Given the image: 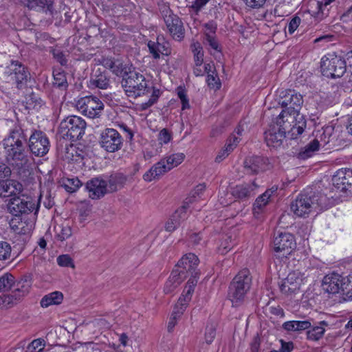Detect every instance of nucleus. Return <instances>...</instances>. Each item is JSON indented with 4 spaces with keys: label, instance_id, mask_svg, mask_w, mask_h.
Here are the masks:
<instances>
[{
    "label": "nucleus",
    "instance_id": "31",
    "mask_svg": "<svg viewBox=\"0 0 352 352\" xmlns=\"http://www.w3.org/2000/svg\"><path fill=\"white\" fill-rule=\"evenodd\" d=\"M320 143L317 139H314L302 148L298 153V158L306 160L311 157L319 150Z\"/></svg>",
    "mask_w": 352,
    "mask_h": 352
},
{
    "label": "nucleus",
    "instance_id": "44",
    "mask_svg": "<svg viewBox=\"0 0 352 352\" xmlns=\"http://www.w3.org/2000/svg\"><path fill=\"white\" fill-rule=\"evenodd\" d=\"M217 323L209 322L206 328L205 340L207 344H211L216 336Z\"/></svg>",
    "mask_w": 352,
    "mask_h": 352
},
{
    "label": "nucleus",
    "instance_id": "39",
    "mask_svg": "<svg viewBox=\"0 0 352 352\" xmlns=\"http://www.w3.org/2000/svg\"><path fill=\"white\" fill-rule=\"evenodd\" d=\"M26 108L28 109H40L43 104V101L34 94H31L25 98Z\"/></svg>",
    "mask_w": 352,
    "mask_h": 352
},
{
    "label": "nucleus",
    "instance_id": "51",
    "mask_svg": "<svg viewBox=\"0 0 352 352\" xmlns=\"http://www.w3.org/2000/svg\"><path fill=\"white\" fill-rule=\"evenodd\" d=\"M172 140V133L167 129H162L158 135L157 140L160 144H168Z\"/></svg>",
    "mask_w": 352,
    "mask_h": 352
},
{
    "label": "nucleus",
    "instance_id": "53",
    "mask_svg": "<svg viewBox=\"0 0 352 352\" xmlns=\"http://www.w3.org/2000/svg\"><path fill=\"white\" fill-rule=\"evenodd\" d=\"M268 192H263L261 195H260L255 201L254 204V210H256V209L261 210L264 206H265L268 201L270 199V197H268Z\"/></svg>",
    "mask_w": 352,
    "mask_h": 352
},
{
    "label": "nucleus",
    "instance_id": "59",
    "mask_svg": "<svg viewBox=\"0 0 352 352\" xmlns=\"http://www.w3.org/2000/svg\"><path fill=\"white\" fill-rule=\"evenodd\" d=\"M298 272H293L288 274L285 280H288L289 283L292 285H296V291L299 290L302 279L298 277Z\"/></svg>",
    "mask_w": 352,
    "mask_h": 352
},
{
    "label": "nucleus",
    "instance_id": "8",
    "mask_svg": "<svg viewBox=\"0 0 352 352\" xmlns=\"http://www.w3.org/2000/svg\"><path fill=\"white\" fill-rule=\"evenodd\" d=\"M322 74L329 78H341L346 71V58L335 53L324 56L320 62Z\"/></svg>",
    "mask_w": 352,
    "mask_h": 352
},
{
    "label": "nucleus",
    "instance_id": "25",
    "mask_svg": "<svg viewBox=\"0 0 352 352\" xmlns=\"http://www.w3.org/2000/svg\"><path fill=\"white\" fill-rule=\"evenodd\" d=\"M32 283L28 276H23L14 283L15 288L12 291L15 300H19L21 297L29 293Z\"/></svg>",
    "mask_w": 352,
    "mask_h": 352
},
{
    "label": "nucleus",
    "instance_id": "30",
    "mask_svg": "<svg viewBox=\"0 0 352 352\" xmlns=\"http://www.w3.org/2000/svg\"><path fill=\"white\" fill-rule=\"evenodd\" d=\"M63 300V295L60 292H54L43 296L40 302L42 307H48L53 305H59Z\"/></svg>",
    "mask_w": 352,
    "mask_h": 352
},
{
    "label": "nucleus",
    "instance_id": "10",
    "mask_svg": "<svg viewBox=\"0 0 352 352\" xmlns=\"http://www.w3.org/2000/svg\"><path fill=\"white\" fill-rule=\"evenodd\" d=\"M76 105L79 111L89 118L99 117L104 109L102 102L94 96L80 98Z\"/></svg>",
    "mask_w": 352,
    "mask_h": 352
},
{
    "label": "nucleus",
    "instance_id": "34",
    "mask_svg": "<svg viewBox=\"0 0 352 352\" xmlns=\"http://www.w3.org/2000/svg\"><path fill=\"white\" fill-rule=\"evenodd\" d=\"M29 75L30 74L26 67L22 64L18 67V72L15 76H12V78L10 80L14 81L16 87L20 89L27 82Z\"/></svg>",
    "mask_w": 352,
    "mask_h": 352
},
{
    "label": "nucleus",
    "instance_id": "40",
    "mask_svg": "<svg viewBox=\"0 0 352 352\" xmlns=\"http://www.w3.org/2000/svg\"><path fill=\"white\" fill-rule=\"evenodd\" d=\"M131 67L126 64H124L123 62L119 59H116L112 72L118 76H126L129 72L131 70Z\"/></svg>",
    "mask_w": 352,
    "mask_h": 352
},
{
    "label": "nucleus",
    "instance_id": "15",
    "mask_svg": "<svg viewBox=\"0 0 352 352\" xmlns=\"http://www.w3.org/2000/svg\"><path fill=\"white\" fill-rule=\"evenodd\" d=\"M274 250L282 253L283 256L289 254L296 248L294 236L289 232H280L273 241Z\"/></svg>",
    "mask_w": 352,
    "mask_h": 352
},
{
    "label": "nucleus",
    "instance_id": "35",
    "mask_svg": "<svg viewBox=\"0 0 352 352\" xmlns=\"http://www.w3.org/2000/svg\"><path fill=\"white\" fill-rule=\"evenodd\" d=\"M14 276L10 273H5L0 276V292H8L14 285Z\"/></svg>",
    "mask_w": 352,
    "mask_h": 352
},
{
    "label": "nucleus",
    "instance_id": "21",
    "mask_svg": "<svg viewBox=\"0 0 352 352\" xmlns=\"http://www.w3.org/2000/svg\"><path fill=\"white\" fill-rule=\"evenodd\" d=\"M188 203H185L180 208L177 209L166 221L165 230L167 232H172L181 226L188 217L187 208Z\"/></svg>",
    "mask_w": 352,
    "mask_h": 352
},
{
    "label": "nucleus",
    "instance_id": "56",
    "mask_svg": "<svg viewBox=\"0 0 352 352\" xmlns=\"http://www.w3.org/2000/svg\"><path fill=\"white\" fill-rule=\"evenodd\" d=\"M288 281L284 279L280 285V289L283 294H289L296 292V285H292Z\"/></svg>",
    "mask_w": 352,
    "mask_h": 352
},
{
    "label": "nucleus",
    "instance_id": "7",
    "mask_svg": "<svg viewBox=\"0 0 352 352\" xmlns=\"http://www.w3.org/2000/svg\"><path fill=\"white\" fill-rule=\"evenodd\" d=\"M86 126L87 124L82 118L70 116L60 122L58 131L64 138L74 142L81 139Z\"/></svg>",
    "mask_w": 352,
    "mask_h": 352
},
{
    "label": "nucleus",
    "instance_id": "52",
    "mask_svg": "<svg viewBox=\"0 0 352 352\" xmlns=\"http://www.w3.org/2000/svg\"><path fill=\"white\" fill-rule=\"evenodd\" d=\"M57 263L61 267H74L73 260L68 254H62L58 256Z\"/></svg>",
    "mask_w": 352,
    "mask_h": 352
},
{
    "label": "nucleus",
    "instance_id": "28",
    "mask_svg": "<svg viewBox=\"0 0 352 352\" xmlns=\"http://www.w3.org/2000/svg\"><path fill=\"white\" fill-rule=\"evenodd\" d=\"M90 85L99 89H107L109 85V79L106 74L101 72L99 69L96 71L95 74L90 79Z\"/></svg>",
    "mask_w": 352,
    "mask_h": 352
},
{
    "label": "nucleus",
    "instance_id": "14",
    "mask_svg": "<svg viewBox=\"0 0 352 352\" xmlns=\"http://www.w3.org/2000/svg\"><path fill=\"white\" fill-rule=\"evenodd\" d=\"M34 204L23 195H14L9 200L8 210L13 216L20 217L23 214H28L34 209Z\"/></svg>",
    "mask_w": 352,
    "mask_h": 352
},
{
    "label": "nucleus",
    "instance_id": "60",
    "mask_svg": "<svg viewBox=\"0 0 352 352\" xmlns=\"http://www.w3.org/2000/svg\"><path fill=\"white\" fill-rule=\"evenodd\" d=\"M241 140V138L240 137H236L235 134H232L228 139L227 140L226 146L230 148L231 152L233 151V150L236 147L238 144Z\"/></svg>",
    "mask_w": 352,
    "mask_h": 352
},
{
    "label": "nucleus",
    "instance_id": "48",
    "mask_svg": "<svg viewBox=\"0 0 352 352\" xmlns=\"http://www.w3.org/2000/svg\"><path fill=\"white\" fill-rule=\"evenodd\" d=\"M12 248L9 243L0 241V261H6L10 258Z\"/></svg>",
    "mask_w": 352,
    "mask_h": 352
},
{
    "label": "nucleus",
    "instance_id": "46",
    "mask_svg": "<svg viewBox=\"0 0 352 352\" xmlns=\"http://www.w3.org/2000/svg\"><path fill=\"white\" fill-rule=\"evenodd\" d=\"M151 90L152 94L151 96V98L148 99V101L142 104V109H146L151 107L152 105H153L157 101L161 94V91L158 89H155V87H150V92L151 91Z\"/></svg>",
    "mask_w": 352,
    "mask_h": 352
},
{
    "label": "nucleus",
    "instance_id": "36",
    "mask_svg": "<svg viewBox=\"0 0 352 352\" xmlns=\"http://www.w3.org/2000/svg\"><path fill=\"white\" fill-rule=\"evenodd\" d=\"M190 48L193 54L195 65L201 66L204 63V50L201 44L199 42L193 43Z\"/></svg>",
    "mask_w": 352,
    "mask_h": 352
},
{
    "label": "nucleus",
    "instance_id": "17",
    "mask_svg": "<svg viewBox=\"0 0 352 352\" xmlns=\"http://www.w3.org/2000/svg\"><path fill=\"white\" fill-rule=\"evenodd\" d=\"M86 189L90 198L98 199L108 192L107 182L100 177H94L87 182Z\"/></svg>",
    "mask_w": 352,
    "mask_h": 352
},
{
    "label": "nucleus",
    "instance_id": "57",
    "mask_svg": "<svg viewBox=\"0 0 352 352\" xmlns=\"http://www.w3.org/2000/svg\"><path fill=\"white\" fill-rule=\"evenodd\" d=\"M82 185L81 182L78 178L69 179L67 184H65L66 190L69 192H75Z\"/></svg>",
    "mask_w": 352,
    "mask_h": 352
},
{
    "label": "nucleus",
    "instance_id": "27",
    "mask_svg": "<svg viewBox=\"0 0 352 352\" xmlns=\"http://www.w3.org/2000/svg\"><path fill=\"white\" fill-rule=\"evenodd\" d=\"M185 279L179 275V272L173 270L170 276L165 283L164 291L166 294H171Z\"/></svg>",
    "mask_w": 352,
    "mask_h": 352
},
{
    "label": "nucleus",
    "instance_id": "20",
    "mask_svg": "<svg viewBox=\"0 0 352 352\" xmlns=\"http://www.w3.org/2000/svg\"><path fill=\"white\" fill-rule=\"evenodd\" d=\"M268 166V159L261 156H252L245 159L244 168L248 174H257Z\"/></svg>",
    "mask_w": 352,
    "mask_h": 352
},
{
    "label": "nucleus",
    "instance_id": "2",
    "mask_svg": "<svg viewBox=\"0 0 352 352\" xmlns=\"http://www.w3.org/2000/svg\"><path fill=\"white\" fill-rule=\"evenodd\" d=\"M280 96L279 104L284 109L277 118H281L283 120H285L289 116L294 118V123H293L290 131L292 132V137L297 138L298 135L303 133L307 125L303 116L299 113V110L303 103L302 97L292 89L282 91Z\"/></svg>",
    "mask_w": 352,
    "mask_h": 352
},
{
    "label": "nucleus",
    "instance_id": "18",
    "mask_svg": "<svg viewBox=\"0 0 352 352\" xmlns=\"http://www.w3.org/2000/svg\"><path fill=\"white\" fill-rule=\"evenodd\" d=\"M334 1L322 0L314 1L310 4L311 9L308 10V14L314 17L316 22L320 21L329 16L331 9L330 4Z\"/></svg>",
    "mask_w": 352,
    "mask_h": 352
},
{
    "label": "nucleus",
    "instance_id": "63",
    "mask_svg": "<svg viewBox=\"0 0 352 352\" xmlns=\"http://www.w3.org/2000/svg\"><path fill=\"white\" fill-rule=\"evenodd\" d=\"M233 245L234 244L232 243L231 236H227L226 238L225 239V241L222 242L220 245V250L221 251V253H227L232 248Z\"/></svg>",
    "mask_w": 352,
    "mask_h": 352
},
{
    "label": "nucleus",
    "instance_id": "19",
    "mask_svg": "<svg viewBox=\"0 0 352 352\" xmlns=\"http://www.w3.org/2000/svg\"><path fill=\"white\" fill-rule=\"evenodd\" d=\"M342 276L337 273L326 275L322 280V289L329 294H336L341 292Z\"/></svg>",
    "mask_w": 352,
    "mask_h": 352
},
{
    "label": "nucleus",
    "instance_id": "43",
    "mask_svg": "<svg viewBox=\"0 0 352 352\" xmlns=\"http://www.w3.org/2000/svg\"><path fill=\"white\" fill-rule=\"evenodd\" d=\"M199 278H190L184 289L183 296H186V301H190L192 294L194 292L195 287L197 285Z\"/></svg>",
    "mask_w": 352,
    "mask_h": 352
},
{
    "label": "nucleus",
    "instance_id": "55",
    "mask_svg": "<svg viewBox=\"0 0 352 352\" xmlns=\"http://www.w3.org/2000/svg\"><path fill=\"white\" fill-rule=\"evenodd\" d=\"M22 64L17 60H12L11 63L6 68L5 74L11 78L18 72V67Z\"/></svg>",
    "mask_w": 352,
    "mask_h": 352
},
{
    "label": "nucleus",
    "instance_id": "24",
    "mask_svg": "<svg viewBox=\"0 0 352 352\" xmlns=\"http://www.w3.org/2000/svg\"><path fill=\"white\" fill-rule=\"evenodd\" d=\"M168 171H169V168L166 167L164 162L161 160L144 174L143 179L144 181L149 182L153 179H159Z\"/></svg>",
    "mask_w": 352,
    "mask_h": 352
},
{
    "label": "nucleus",
    "instance_id": "33",
    "mask_svg": "<svg viewBox=\"0 0 352 352\" xmlns=\"http://www.w3.org/2000/svg\"><path fill=\"white\" fill-rule=\"evenodd\" d=\"M340 294L344 300H352V276H342Z\"/></svg>",
    "mask_w": 352,
    "mask_h": 352
},
{
    "label": "nucleus",
    "instance_id": "38",
    "mask_svg": "<svg viewBox=\"0 0 352 352\" xmlns=\"http://www.w3.org/2000/svg\"><path fill=\"white\" fill-rule=\"evenodd\" d=\"M184 157L185 156L183 153H175V154L169 155L166 157H164L162 160V161L164 162L166 166V167L168 166L169 168V170H170L173 168L180 164L183 162Z\"/></svg>",
    "mask_w": 352,
    "mask_h": 352
},
{
    "label": "nucleus",
    "instance_id": "16",
    "mask_svg": "<svg viewBox=\"0 0 352 352\" xmlns=\"http://www.w3.org/2000/svg\"><path fill=\"white\" fill-rule=\"evenodd\" d=\"M332 184L340 192H352V170L342 168L336 171Z\"/></svg>",
    "mask_w": 352,
    "mask_h": 352
},
{
    "label": "nucleus",
    "instance_id": "64",
    "mask_svg": "<svg viewBox=\"0 0 352 352\" xmlns=\"http://www.w3.org/2000/svg\"><path fill=\"white\" fill-rule=\"evenodd\" d=\"M295 322L297 332H301L304 330L309 329L311 327V324L309 320H295Z\"/></svg>",
    "mask_w": 352,
    "mask_h": 352
},
{
    "label": "nucleus",
    "instance_id": "29",
    "mask_svg": "<svg viewBox=\"0 0 352 352\" xmlns=\"http://www.w3.org/2000/svg\"><path fill=\"white\" fill-rule=\"evenodd\" d=\"M328 326L329 323L325 320L319 322L318 326H315L307 331V339L313 341L319 340L325 332V327Z\"/></svg>",
    "mask_w": 352,
    "mask_h": 352
},
{
    "label": "nucleus",
    "instance_id": "49",
    "mask_svg": "<svg viewBox=\"0 0 352 352\" xmlns=\"http://www.w3.org/2000/svg\"><path fill=\"white\" fill-rule=\"evenodd\" d=\"M53 0H30L28 7L32 9L36 6L40 8H47V10L52 9Z\"/></svg>",
    "mask_w": 352,
    "mask_h": 352
},
{
    "label": "nucleus",
    "instance_id": "13",
    "mask_svg": "<svg viewBox=\"0 0 352 352\" xmlns=\"http://www.w3.org/2000/svg\"><path fill=\"white\" fill-rule=\"evenodd\" d=\"M199 263V258L195 254H186L177 262L173 270L179 272V275L185 278L188 275H190V278H199V272L197 270Z\"/></svg>",
    "mask_w": 352,
    "mask_h": 352
},
{
    "label": "nucleus",
    "instance_id": "61",
    "mask_svg": "<svg viewBox=\"0 0 352 352\" xmlns=\"http://www.w3.org/2000/svg\"><path fill=\"white\" fill-rule=\"evenodd\" d=\"M301 22L300 15L294 16L289 23L288 32L290 34H292L298 28Z\"/></svg>",
    "mask_w": 352,
    "mask_h": 352
},
{
    "label": "nucleus",
    "instance_id": "62",
    "mask_svg": "<svg viewBox=\"0 0 352 352\" xmlns=\"http://www.w3.org/2000/svg\"><path fill=\"white\" fill-rule=\"evenodd\" d=\"M54 58L61 65H65L67 63L64 54L60 50H53L52 51Z\"/></svg>",
    "mask_w": 352,
    "mask_h": 352
},
{
    "label": "nucleus",
    "instance_id": "41",
    "mask_svg": "<svg viewBox=\"0 0 352 352\" xmlns=\"http://www.w3.org/2000/svg\"><path fill=\"white\" fill-rule=\"evenodd\" d=\"M56 230V237L58 240L63 241L69 238L72 234V228L68 226H59L55 228Z\"/></svg>",
    "mask_w": 352,
    "mask_h": 352
},
{
    "label": "nucleus",
    "instance_id": "45",
    "mask_svg": "<svg viewBox=\"0 0 352 352\" xmlns=\"http://www.w3.org/2000/svg\"><path fill=\"white\" fill-rule=\"evenodd\" d=\"M176 92L182 102V109L185 110L190 109V106L186 90L184 87L179 86L177 88Z\"/></svg>",
    "mask_w": 352,
    "mask_h": 352
},
{
    "label": "nucleus",
    "instance_id": "12",
    "mask_svg": "<svg viewBox=\"0 0 352 352\" xmlns=\"http://www.w3.org/2000/svg\"><path fill=\"white\" fill-rule=\"evenodd\" d=\"M123 140V138L117 130L107 128L100 134V145L106 151L114 153L122 148Z\"/></svg>",
    "mask_w": 352,
    "mask_h": 352
},
{
    "label": "nucleus",
    "instance_id": "5",
    "mask_svg": "<svg viewBox=\"0 0 352 352\" xmlns=\"http://www.w3.org/2000/svg\"><path fill=\"white\" fill-rule=\"evenodd\" d=\"M294 123L293 117L289 116L285 120L281 118H276L275 123L272 124L270 129L265 132V140L269 147L279 148L285 138L287 132L292 137L291 127Z\"/></svg>",
    "mask_w": 352,
    "mask_h": 352
},
{
    "label": "nucleus",
    "instance_id": "47",
    "mask_svg": "<svg viewBox=\"0 0 352 352\" xmlns=\"http://www.w3.org/2000/svg\"><path fill=\"white\" fill-rule=\"evenodd\" d=\"M10 226L11 228L18 234H25V230H24L25 222L21 221L20 217L12 218L10 221Z\"/></svg>",
    "mask_w": 352,
    "mask_h": 352
},
{
    "label": "nucleus",
    "instance_id": "32",
    "mask_svg": "<svg viewBox=\"0 0 352 352\" xmlns=\"http://www.w3.org/2000/svg\"><path fill=\"white\" fill-rule=\"evenodd\" d=\"M148 47L150 53L153 55V57L157 59L160 56V54L168 56L170 54L169 50L165 47L164 45L160 43L159 42L149 41L148 43Z\"/></svg>",
    "mask_w": 352,
    "mask_h": 352
},
{
    "label": "nucleus",
    "instance_id": "54",
    "mask_svg": "<svg viewBox=\"0 0 352 352\" xmlns=\"http://www.w3.org/2000/svg\"><path fill=\"white\" fill-rule=\"evenodd\" d=\"M182 310H177L175 309H173L168 324V331L169 332L172 331L175 324H177V320L182 316Z\"/></svg>",
    "mask_w": 352,
    "mask_h": 352
},
{
    "label": "nucleus",
    "instance_id": "1",
    "mask_svg": "<svg viewBox=\"0 0 352 352\" xmlns=\"http://www.w3.org/2000/svg\"><path fill=\"white\" fill-rule=\"evenodd\" d=\"M6 162L19 172L31 164L32 157L28 145L27 130L14 126L3 140Z\"/></svg>",
    "mask_w": 352,
    "mask_h": 352
},
{
    "label": "nucleus",
    "instance_id": "4",
    "mask_svg": "<svg viewBox=\"0 0 352 352\" xmlns=\"http://www.w3.org/2000/svg\"><path fill=\"white\" fill-rule=\"evenodd\" d=\"M252 285V276L249 270L245 268L238 272L230 284L228 298L234 306L244 300Z\"/></svg>",
    "mask_w": 352,
    "mask_h": 352
},
{
    "label": "nucleus",
    "instance_id": "23",
    "mask_svg": "<svg viewBox=\"0 0 352 352\" xmlns=\"http://www.w3.org/2000/svg\"><path fill=\"white\" fill-rule=\"evenodd\" d=\"M257 188V185L253 182L250 184H243L236 185L232 188V195L238 199L245 200L254 195V190Z\"/></svg>",
    "mask_w": 352,
    "mask_h": 352
},
{
    "label": "nucleus",
    "instance_id": "58",
    "mask_svg": "<svg viewBox=\"0 0 352 352\" xmlns=\"http://www.w3.org/2000/svg\"><path fill=\"white\" fill-rule=\"evenodd\" d=\"M212 74H208L207 76V83L208 85L212 89H218L221 87V83L219 77L217 75H214V72H212Z\"/></svg>",
    "mask_w": 352,
    "mask_h": 352
},
{
    "label": "nucleus",
    "instance_id": "42",
    "mask_svg": "<svg viewBox=\"0 0 352 352\" xmlns=\"http://www.w3.org/2000/svg\"><path fill=\"white\" fill-rule=\"evenodd\" d=\"M45 346V341L44 339H35L28 345L26 352H42Z\"/></svg>",
    "mask_w": 352,
    "mask_h": 352
},
{
    "label": "nucleus",
    "instance_id": "9",
    "mask_svg": "<svg viewBox=\"0 0 352 352\" xmlns=\"http://www.w3.org/2000/svg\"><path fill=\"white\" fill-rule=\"evenodd\" d=\"M160 12L170 34L175 40L181 41L184 37V28L180 18L166 4L160 6Z\"/></svg>",
    "mask_w": 352,
    "mask_h": 352
},
{
    "label": "nucleus",
    "instance_id": "26",
    "mask_svg": "<svg viewBox=\"0 0 352 352\" xmlns=\"http://www.w3.org/2000/svg\"><path fill=\"white\" fill-rule=\"evenodd\" d=\"M126 182V177L122 173L111 174L107 181L108 192H116L122 188Z\"/></svg>",
    "mask_w": 352,
    "mask_h": 352
},
{
    "label": "nucleus",
    "instance_id": "11",
    "mask_svg": "<svg viewBox=\"0 0 352 352\" xmlns=\"http://www.w3.org/2000/svg\"><path fill=\"white\" fill-rule=\"evenodd\" d=\"M28 145L30 154L38 157L46 155L50 150V141L46 134L41 131H32L28 138Z\"/></svg>",
    "mask_w": 352,
    "mask_h": 352
},
{
    "label": "nucleus",
    "instance_id": "22",
    "mask_svg": "<svg viewBox=\"0 0 352 352\" xmlns=\"http://www.w3.org/2000/svg\"><path fill=\"white\" fill-rule=\"evenodd\" d=\"M22 185L14 180H10L8 178L0 181V196L9 197L20 194L22 192Z\"/></svg>",
    "mask_w": 352,
    "mask_h": 352
},
{
    "label": "nucleus",
    "instance_id": "50",
    "mask_svg": "<svg viewBox=\"0 0 352 352\" xmlns=\"http://www.w3.org/2000/svg\"><path fill=\"white\" fill-rule=\"evenodd\" d=\"M17 300H15L14 294L3 295L0 296V307L8 308L12 307Z\"/></svg>",
    "mask_w": 352,
    "mask_h": 352
},
{
    "label": "nucleus",
    "instance_id": "3",
    "mask_svg": "<svg viewBox=\"0 0 352 352\" xmlns=\"http://www.w3.org/2000/svg\"><path fill=\"white\" fill-rule=\"evenodd\" d=\"M328 198L326 195L307 189L299 194L296 199L291 203V210L299 217H305L314 209H323L328 206Z\"/></svg>",
    "mask_w": 352,
    "mask_h": 352
},
{
    "label": "nucleus",
    "instance_id": "37",
    "mask_svg": "<svg viewBox=\"0 0 352 352\" xmlns=\"http://www.w3.org/2000/svg\"><path fill=\"white\" fill-rule=\"evenodd\" d=\"M54 76V86L61 89H66L68 87V82L67 81V78L65 73L64 72H60L58 70H54L53 72Z\"/></svg>",
    "mask_w": 352,
    "mask_h": 352
},
{
    "label": "nucleus",
    "instance_id": "6",
    "mask_svg": "<svg viewBox=\"0 0 352 352\" xmlns=\"http://www.w3.org/2000/svg\"><path fill=\"white\" fill-rule=\"evenodd\" d=\"M121 83L128 97L136 98L150 93V87L144 76L134 69L124 76Z\"/></svg>",
    "mask_w": 352,
    "mask_h": 352
}]
</instances>
